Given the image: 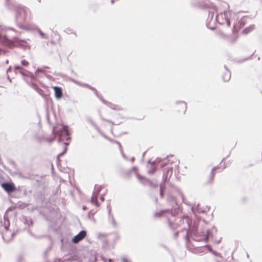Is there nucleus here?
<instances>
[{
  "label": "nucleus",
  "mask_w": 262,
  "mask_h": 262,
  "mask_svg": "<svg viewBox=\"0 0 262 262\" xmlns=\"http://www.w3.org/2000/svg\"><path fill=\"white\" fill-rule=\"evenodd\" d=\"M225 69L226 70V71L223 74L222 78H223V80L224 81L226 82V81H228L230 79V78H231V73L228 70V69L226 67V66H225Z\"/></svg>",
  "instance_id": "obj_19"
},
{
  "label": "nucleus",
  "mask_w": 262,
  "mask_h": 262,
  "mask_svg": "<svg viewBox=\"0 0 262 262\" xmlns=\"http://www.w3.org/2000/svg\"><path fill=\"white\" fill-rule=\"evenodd\" d=\"M70 80L72 81H73V82H74L75 83H76L77 84H80V83L78 81H76V80H74L73 79H70Z\"/></svg>",
  "instance_id": "obj_44"
},
{
  "label": "nucleus",
  "mask_w": 262,
  "mask_h": 262,
  "mask_svg": "<svg viewBox=\"0 0 262 262\" xmlns=\"http://www.w3.org/2000/svg\"><path fill=\"white\" fill-rule=\"evenodd\" d=\"M20 28L27 31L36 30L39 33L41 38H48L47 35L43 33L39 28H38L36 26L34 25L27 24L26 26H20Z\"/></svg>",
  "instance_id": "obj_10"
},
{
  "label": "nucleus",
  "mask_w": 262,
  "mask_h": 262,
  "mask_svg": "<svg viewBox=\"0 0 262 262\" xmlns=\"http://www.w3.org/2000/svg\"><path fill=\"white\" fill-rule=\"evenodd\" d=\"M53 133L58 136V142H63V144L64 145L63 151L57 156V159H58L59 157L63 156L67 152V146L69 145V143L64 141H67L71 139L70 134L68 129V126L66 125H62L59 130L57 131L53 129Z\"/></svg>",
  "instance_id": "obj_5"
},
{
  "label": "nucleus",
  "mask_w": 262,
  "mask_h": 262,
  "mask_svg": "<svg viewBox=\"0 0 262 262\" xmlns=\"http://www.w3.org/2000/svg\"><path fill=\"white\" fill-rule=\"evenodd\" d=\"M100 200L101 201L103 202L104 201V196L103 195H102L101 197H100Z\"/></svg>",
  "instance_id": "obj_52"
},
{
  "label": "nucleus",
  "mask_w": 262,
  "mask_h": 262,
  "mask_svg": "<svg viewBox=\"0 0 262 262\" xmlns=\"http://www.w3.org/2000/svg\"><path fill=\"white\" fill-rule=\"evenodd\" d=\"M176 221H179L181 224L182 230H186L187 233L185 236V239L187 242L189 241V237H191L193 240L200 241L204 240L206 242L208 241L209 236H212V234L209 230L198 232L196 227L193 226L190 228L191 219L187 215L181 217H177Z\"/></svg>",
  "instance_id": "obj_1"
},
{
  "label": "nucleus",
  "mask_w": 262,
  "mask_h": 262,
  "mask_svg": "<svg viewBox=\"0 0 262 262\" xmlns=\"http://www.w3.org/2000/svg\"><path fill=\"white\" fill-rule=\"evenodd\" d=\"M36 92L40 95L42 97L45 98V99H46L47 97H48V96L47 95H46L44 92H43V91L41 89H40V88H39L38 89H37V90L36 91Z\"/></svg>",
  "instance_id": "obj_33"
},
{
  "label": "nucleus",
  "mask_w": 262,
  "mask_h": 262,
  "mask_svg": "<svg viewBox=\"0 0 262 262\" xmlns=\"http://www.w3.org/2000/svg\"><path fill=\"white\" fill-rule=\"evenodd\" d=\"M67 32L68 34H70V33H73V32H72V30H70V29H69V30H68V29H67Z\"/></svg>",
  "instance_id": "obj_51"
},
{
  "label": "nucleus",
  "mask_w": 262,
  "mask_h": 262,
  "mask_svg": "<svg viewBox=\"0 0 262 262\" xmlns=\"http://www.w3.org/2000/svg\"><path fill=\"white\" fill-rule=\"evenodd\" d=\"M108 220L109 223L112 224L114 228L117 227V223L115 221L113 214L108 215Z\"/></svg>",
  "instance_id": "obj_20"
},
{
  "label": "nucleus",
  "mask_w": 262,
  "mask_h": 262,
  "mask_svg": "<svg viewBox=\"0 0 262 262\" xmlns=\"http://www.w3.org/2000/svg\"><path fill=\"white\" fill-rule=\"evenodd\" d=\"M94 214V213H93L92 212V211H90L89 212V214H88V216H89V217H90L91 215H93Z\"/></svg>",
  "instance_id": "obj_46"
},
{
  "label": "nucleus",
  "mask_w": 262,
  "mask_h": 262,
  "mask_svg": "<svg viewBox=\"0 0 262 262\" xmlns=\"http://www.w3.org/2000/svg\"><path fill=\"white\" fill-rule=\"evenodd\" d=\"M102 188H103V186H102V185L98 186L97 185H95V188H94V190L93 191V193L98 195Z\"/></svg>",
  "instance_id": "obj_28"
},
{
  "label": "nucleus",
  "mask_w": 262,
  "mask_h": 262,
  "mask_svg": "<svg viewBox=\"0 0 262 262\" xmlns=\"http://www.w3.org/2000/svg\"><path fill=\"white\" fill-rule=\"evenodd\" d=\"M161 162V159L160 158H157L156 160L152 162L151 164L152 165H156V164L160 163Z\"/></svg>",
  "instance_id": "obj_37"
},
{
  "label": "nucleus",
  "mask_w": 262,
  "mask_h": 262,
  "mask_svg": "<svg viewBox=\"0 0 262 262\" xmlns=\"http://www.w3.org/2000/svg\"><path fill=\"white\" fill-rule=\"evenodd\" d=\"M216 23L221 25H226L227 27L230 26L231 12L225 10L224 12L216 13Z\"/></svg>",
  "instance_id": "obj_7"
},
{
  "label": "nucleus",
  "mask_w": 262,
  "mask_h": 262,
  "mask_svg": "<svg viewBox=\"0 0 262 262\" xmlns=\"http://www.w3.org/2000/svg\"><path fill=\"white\" fill-rule=\"evenodd\" d=\"M178 235H179V232L177 231V232H174V237L175 238H177L178 236Z\"/></svg>",
  "instance_id": "obj_48"
},
{
  "label": "nucleus",
  "mask_w": 262,
  "mask_h": 262,
  "mask_svg": "<svg viewBox=\"0 0 262 262\" xmlns=\"http://www.w3.org/2000/svg\"><path fill=\"white\" fill-rule=\"evenodd\" d=\"M8 29L11 30H14V29L13 28H9Z\"/></svg>",
  "instance_id": "obj_59"
},
{
  "label": "nucleus",
  "mask_w": 262,
  "mask_h": 262,
  "mask_svg": "<svg viewBox=\"0 0 262 262\" xmlns=\"http://www.w3.org/2000/svg\"><path fill=\"white\" fill-rule=\"evenodd\" d=\"M10 3H11L10 0H6V6L8 5Z\"/></svg>",
  "instance_id": "obj_49"
},
{
  "label": "nucleus",
  "mask_w": 262,
  "mask_h": 262,
  "mask_svg": "<svg viewBox=\"0 0 262 262\" xmlns=\"http://www.w3.org/2000/svg\"><path fill=\"white\" fill-rule=\"evenodd\" d=\"M99 99L105 104H106L107 106H108L109 107H110L111 109L114 110H121V108L114 104H113L110 102H108L107 101H105L104 99H103L101 96L99 95V97H98Z\"/></svg>",
  "instance_id": "obj_14"
},
{
  "label": "nucleus",
  "mask_w": 262,
  "mask_h": 262,
  "mask_svg": "<svg viewBox=\"0 0 262 262\" xmlns=\"http://www.w3.org/2000/svg\"><path fill=\"white\" fill-rule=\"evenodd\" d=\"M86 235V232L85 230H82L75 235L72 239V242L74 244L78 243L79 242L83 239Z\"/></svg>",
  "instance_id": "obj_13"
},
{
  "label": "nucleus",
  "mask_w": 262,
  "mask_h": 262,
  "mask_svg": "<svg viewBox=\"0 0 262 262\" xmlns=\"http://www.w3.org/2000/svg\"><path fill=\"white\" fill-rule=\"evenodd\" d=\"M4 227L6 229V232L3 234L2 237L4 241L6 243H9L12 241L13 237L16 234L15 232H11L8 231V228L10 225V223L8 219L4 216Z\"/></svg>",
  "instance_id": "obj_9"
},
{
  "label": "nucleus",
  "mask_w": 262,
  "mask_h": 262,
  "mask_svg": "<svg viewBox=\"0 0 262 262\" xmlns=\"http://www.w3.org/2000/svg\"><path fill=\"white\" fill-rule=\"evenodd\" d=\"M191 210L194 214H195L196 212L204 213L205 212V211L204 209L200 208L199 205H198L196 208L191 207Z\"/></svg>",
  "instance_id": "obj_24"
},
{
  "label": "nucleus",
  "mask_w": 262,
  "mask_h": 262,
  "mask_svg": "<svg viewBox=\"0 0 262 262\" xmlns=\"http://www.w3.org/2000/svg\"><path fill=\"white\" fill-rule=\"evenodd\" d=\"M136 169H137V167H136V166L133 167L132 168V170H133V171H135Z\"/></svg>",
  "instance_id": "obj_53"
},
{
  "label": "nucleus",
  "mask_w": 262,
  "mask_h": 262,
  "mask_svg": "<svg viewBox=\"0 0 262 262\" xmlns=\"http://www.w3.org/2000/svg\"><path fill=\"white\" fill-rule=\"evenodd\" d=\"M148 163L151 164L152 162L149 160L148 161Z\"/></svg>",
  "instance_id": "obj_60"
},
{
  "label": "nucleus",
  "mask_w": 262,
  "mask_h": 262,
  "mask_svg": "<svg viewBox=\"0 0 262 262\" xmlns=\"http://www.w3.org/2000/svg\"><path fill=\"white\" fill-rule=\"evenodd\" d=\"M247 257L248 258H249V254H248V253H247Z\"/></svg>",
  "instance_id": "obj_61"
},
{
  "label": "nucleus",
  "mask_w": 262,
  "mask_h": 262,
  "mask_svg": "<svg viewBox=\"0 0 262 262\" xmlns=\"http://www.w3.org/2000/svg\"><path fill=\"white\" fill-rule=\"evenodd\" d=\"M97 196L95 194L93 193L91 199V203L96 205V206H99V204L97 201Z\"/></svg>",
  "instance_id": "obj_22"
},
{
  "label": "nucleus",
  "mask_w": 262,
  "mask_h": 262,
  "mask_svg": "<svg viewBox=\"0 0 262 262\" xmlns=\"http://www.w3.org/2000/svg\"><path fill=\"white\" fill-rule=\"evenodd\" d=\"M103 120H105L106 121H107V122H110V123L111 122V121L108 120H104V119H103Z\"/></svg>",
  "instance_id": "obj_58"
},
{
  "label": "nucleus",
  "mask_w": 262,
  "mask_h": 262,
  "mask_svg": "<svg viewBox=\"0 0 262 262\" xmlns=\"http://www.w3.org/2000/svg\"><path fill=\"white\" fill-rule=\"evenodd\" d=\"M107 211H108V214H112V213L111 212V204H108L107 205Z\"/></svg>",
  "instance_id": "obj_40"
},
{
  "label": "nucleus",
  "mask_w": 262,
  "mask_h": 262,
  "mask_svg": "<svg viewBox=\"0 0 262 262\" xmlns=\"http://www.w3.org/2000/svg\"><path fill=\"white\" fill-rule=\"evenodd\" d=\"M177 103L180 105V108H178V112L185 113L187 110V104L184 101H179Z\"/></svg>",
  "instance_id": "obj_18"
},
{
  "label": "nucleus",
  "mask_w": 262,
  "mask_h": 262,
  "mask_svg": "<svg viewBox=\"0 0 262 262\" xmlns=\"http://www.w3.org/2000/svg\"><path fill=\"white\" fill-rule=\"evenodd\" d=\"M2 166L3 167V168L7 171L10 172V169H9L7 167H6L5 165L4 164H2Z\"/></svg>",
  "instance_id": "obj_42"
},
{
  "label": "nucleus",
  "mask_w": 262,
  "mask_h": 262,
  "mask_svg": "<svg viewBox=\"0 0 262 262\" xmlns=\"http://www.w3.org/2000/svg\"><path fill=\"white\" fill-rule=\"evenodd\" d=\"M130 161L132 162H134V161H135V158L134 157H132L130 159Z\"/></svg>",
  "instance_id": "obj_56"
},
{
  "label": "nucleus",
  "mask_w": 262,
  "mask_h": 262,
  "mask_svg": "<svg viewBox=\"0 0 262 262\" xmlns=\"http://www.w3.org/2000/svg\"><path fill=\"white\" fill-rule=\"evenodd\" d=\"M86 121L92 125L95 129L99 132H100V129L99 127L96 124V123L93 121V120L90 118H88L86 119Z\"/></svg>",
  "instance_id": "obj_25"
},
{
  "label": "nucleus",
  "mask_w": 262,
  "mask_h": 262,
  "mask_svg": "<svg viewBox=\"0 0 262 262\" xmlns=\"http://www.w3.org/2000/svg\"><path fill=\"white\" fill-rule=\"evenodd\" d=\"M145 155V152H143V153L142 156H143V157H144Z\"/></svg>",
  "instance_id": "obj_62"
},
{
  "label": "nucleus",
  "mask_w": 262,
  "mask_h": 262,
  "mask_svg": "<svg viewBox=\"0 0 262 262\" xmlns=\"http://www.w3.org/2000/svg\"><path fill=\"white\" fill-rule=\"evenodd\" d=\"M46 141H47L49 143H51L53 140L54 138H46L45 139Z\"/></svg>",
  "instance_id": "obj_41"
},
{
  "label": "nucleus",
  "mask_w": 262,
  "mask_h": 262,
  "mask_svg": "<svg viewBox=\"0 0 262 262\" xmlns=\"http://www.w3.org/2000/svg\"><path fill=\"white\" fill-rule=\"evenodd\" d=\"M214 231L215 232H216L217 230H216V229L215 228V227H213V228H212V231Z\"/></svg>",
  "instance_id": "obj_54"
},
{
  "label": "nucleus",
  "mask_w": 262,
  "mask_h": 262,
  "mask_svg": "<svg viewBox=\"0 0 262 262\" xmlns=\"http://www.w3.org/2000/svg\"><path fill=\"white\" fill-rule=\"evenodd\" d=\"M11 67H9V68L7 69V73L9 72V71H11Z\"/></svg>",
  "instance_id": "obj_57"
},
{
  "label": "nucleus",
  "mask_w": 262,
  "mask_h": 262,
  "mask_svg": "<svg viewBox=\"0 0 262 262\" xmlns=\"http://www.w3.org/2000/svg\"><path fill=\"white\" fill-rule=\"evenodd\" d=\"M172 173V167L167 168L166 171H164L162 176V182L165 183L167 180L171 177Z\"/></svg>",
  "instance_id": "obj_15"
},
{
  "label": "nucleus",
  "mask_w": 262,
  "mask_h": 262,
  "mask_svg": "<svg viewBox=\"0 0 262 262\" xmlns=\"http://www.w3.org/2000/svg\"><path fill=\"white\" fill-rule=\"evenodd\" d=\"M114 3V0H112V1H111V3H112V4H113Z\"/></svg>",
  "instance_id": "obj_63"
},
{
  "label": "nucleus",
  "mask_w": 262,
  "mask_h": 262,
  "mask_svg": "<svg viewBox=\"0 0 262 262\" xmlns=\"http://www.w3.org/2000/svg\"><path fill=\"white\" fill-rule=\"evenodd\" d=\"M254 54V53L253 54H251V55L250 56V57L247 58H245V59H242L240 61V62H244L248 59H249L252 55L253 54Z\"/></svg>",
  "instance_id": "obj_45"
},
{
  "label": "nucleus",
  "mask_w": 262,
  "mask_h": 262,
  "mask_svg": "<svg viewBox=\"0 0 262 262\" xmlns=\"http://www.w3.org/2000/svg\"><path fill=\"white\" fill-rule=\"evenodd\" d=\"M157 168L155 165H152V167L148 170V173L150 174H152L156 171Z\"/></svg>",
  "instance_id": "obj_35"
},
{
  "label": "nucleus",
  "mask_w": 262,
  "mask_h": 262,
  "mask_svg": "<svg viewBox=\"0 0 262 262\" xmlns=\"http://www.w3.org/2000/svg\"><path fill=\"white\" fill-rule=\"evenodd\" d=\"M8 162L13 167L14 169H17V165L13 160H10L8 161Z\"/></svg>",
  "instance_id": "obj_36"
},
{
  "label": "nucleus",
  "mask_w": 262,
  "mask_h": 262,
  "mask_svg": "<svg viewBox=\"0 0 262 262\" xmlns=\"http://www.w3.org/2000/svg\"><path fill=\"white\" fill-rule=\"evenodd\" d=\"M163 195H164V191L160 190V195L161 198H163Z\"/></svg>",
  "instance_id": "obj_47"
},
{
  "label": "nucleus",
  "mask_w": 262,
  "mask_h": 262,
  "mask_svg": "<svg viewBox=\"0 0 262 262\" xmlns=\"http://www.w3.org/2000/svg\"><path fill=\"white\" fill-rule=\"evenodd\" d=\"M180 211L181 209L180 207H178L177 208H174L173 210L166 209L161 210L159 212H156L155 213V216L156 217H160L164 214L163 215L167 219L169 228L171 229L174 230L178 227L181 226V223L179 221H176V219L178 217L177 215Z\"/></svg>",
  "instance_id": "obj_2"
},
{
  "label": "nucleus",
  "mask_w": 262,
  "mask_h": 262,
  "mask_svg": "<svg viewBox=\"0 0 262 262\" xmlns=\"http://www.w3.org/2000/svg\"><path fill=\"white\" fill-rule=\"evenodd\" d=\"M7 6L15 12V21L17 26L20 28V26H25L21 23L26 21L28 16L29 10L26 7L13 3H10Z\"/></svg>",
  "instance_id": "obj_3"
},
{
  "label": "nucleus",
  "mask_w": 262,
  "mask_h": 262,
  "mask_svg": "<svg viewBox=\"0 0 262 262\" xmlns=\"http://www.w3.org/2000/svg\"><path fill=\"white\" fill-rule=\"evenodd\" d=\"M27 82L28 83V84H29L30 86H31V88H33V89H34L36 91L37 90V89H39V88L38 87V86H37L36 84H35V83H33V82H32V81H30V82H29V81H27Z\"/></svg>",
  "instance_id": "obj_34"
},
{
  "label": "nucleus",
  "mask_w": 262,
  "mask_h": 262,
  "mask_svg": "<svg viewBox=\"0 0 262 262\" xmlns=\"http://www.w3.org/2000/svg\"><path fill=\"white\" fill-rule=\"evenodd\" d=\"M208 248L209 251L211 253H212L214 255L216 256H219V257H222V255H221V254L220 253H217V252L213 250L208 245H207L206 246Z\"/></svg>",
  "instance_id": "obj_30"
},
{
  "label": "nucleus",
  "mask_w": 262,
  "mask_h": 262,
  "mask_svg": "<svg viewBox=\"0 0 262 262\" xmlns=\"http://www.w3.org/2000/svg\"><path fill=\"white\" fill-rule=\"evenodd\" d=\"M14 71L16 74L20 73L26 81H28V78H30L31 80L36 79V76L32 73L26 70L20 66H14Z\"/></svg>",
  "instance_id": "obj_8"
},
{
  "label": "nucleus",
  "mask_w": 262,
  "mask_h": 262,
  "mask_svg": "<svg viewBox=\"0 0 262 262\" xmlns=\"http://www.w3.org/2000/svg\"><path fill=\"white\" fill-rule=\"evenodd\" d=\"M53 89L54 90L55 97L57 99H60L62 96V90L60 87L54 86Z\"/></svg>",
  "instance_id": "obj_17"
},
{
  "label": "nucleus",
  "mask_w": 262,
  "mask_h": 262,
  "mask_svg": "<svg viewBox=\"0 0 262 262\" xmlns=\"http://www.w3.org/2000/svg\"><path fill=\"white\" fill-rule=\"evenodd\" d=\"M167 200L168 202L170 203V205L172 206L171 210H173L174 208H177L178 207H179L177 205L175 197L173 196L170 194H168L167 196Z\"/></svg>",
  "instance_id": "obj_16"
},
{
  "label": "nucleus",
  "mask_w": 262,
  "mask_h": 262,
  "mask_svg": "<svg viewBox=\"0 0 262 262\" xmlns=\"http://www.w3.org/2000/svg\"><path fill=\"white\" fill-rule=\"evenodd\" d=\"M0 42L10 48L17 47L24 49L29 48V44L25 40H21L17 37H14L12 39H10L2 33L0 34Z\"/></svg>",
  "instance_id": "obj_4"
},
{
  "label": "nucleus",
  "mask_w": 262,
  "mask_h": 262,
  "mask_svg": "<svg viewBox=\"0 0 262 262\" xmlns=\"http://www.w3.org/2000/svg\"><path fill=\"white\" fill-rule=\"evenodd\" d=\"M48 68V67H44L41 68H37V70L35 71V74L37 75L39 73H45L46 72V69Z\"/></svg>",
  "instance_id": "obj_32"
},
{
  "label": "nucleus",
  "mask_w": 262,
  "mask_h": 262,
  "mask_svg": "<svg viewBox=\"0 0 262 262\" xmlns=\"http://www.w3.org/2000/svg\"><path fill=\"white\" fill-rule=\"evenodd\" d=\"M176 189L178 191V192L180 194V195H181L183 203L188 206H190V204L188 203V202L187 201L185 200L184 196L183 194L182 193V192H181V191L178 188H176Z\"/></svg>",
  "instance_id": "obj_27"
},
{
  "label": "nucleus",
  "mask_w": 262,
  "mask_h": 262,
  "mask_svg": "<svg viewBox=\"0 0 262 262\" xmlns=\"http://www.w3.org/2000/svg\"><path fill=\"white\" fill-rule=\"evenodd\" d=\"M83 85L84 86H86L88 88H89V89L92 90V91H93L95 92V95L98 97H99V95L98 94V92H97V90H96L95 88L92 87L91 85H89L88 84H84Z\"/></svg>",
  "instance_id": "obj_31"
},
{
  "label": "nucleus",
  "mask_w": 262,
  "mask_h": 262,
  "mask_svg": "<svg viewBox=\"0 0 262 262\" xmlns=\"http://www.w3.org/2000/svg\"><path fill=\"white\" fill-rule=\"evenodd\" d=\"M111 142H113L114 143H115L116 144H117L118 145V146H119V148L120 149V151L122 154V157L124 158V159H126V156L125 155V154L123 153V149L122 148V147H121V145L120 144V142H119L118 141H113L112 140H110Z\"/></svg>",
  "instance_id": "obj_29"
},
{
  "label": "nucleus",
  "mask_w": 262,
  "mask_h": 262,
  "mask_svg": "<svg viewBox=\"0 0 262 262\" xmlns=\"http://www.w3.org/2000/svg\"><path fill=\"white\" fill-rule=\"evenodd\" d=\"M192 5L193 6H199V5L197 3H192Z\"/></svg>",
  "instance_id": "obj_55"
},
{
  "label": "nucleus",
  "mask_w": 262,
  "mask_h": 262,
  "mask_svg": "<svg viewBox=\"0 0 262 262\" xmlns=\"http://www.w3.org/2000/svg\"><path fill=\"white\" fill-rule=\"evenodd\" d=\"M216 9L214 6L210 7L208 10V16L206 20V26L210 30H214L216 24Z\"/></svg>",
  "instance_id": "obj_6"
},
{
  "label": "nucleus",
  "mask_w": 262,
  "mask_h": 262,
  "mask_svg": "<svg viewBox=\"0 0 262 262\" xmlns=\"http://www.w3.org/2000/svg\"><path fill=\"white\" fill-rule=\"evenodd\" d=\"M2 187L8 193H11L14 191L15 187L13 183L5 182L1 184Z\"/></svg>",
  "instance_id": "obj_12"
},
{
  "label": "nucleus",
  "mask_w": 262,
  "mask_h": 262,
  "mask_svg": "<svg viewBox=\"0 0 262 262\" xmlns=\"http://www.w3.org/2000/svg\"><path fill=\"white\" fill-rule=\"evenodd\" d=\"M121 260L122 262H127L128 261L127 258L126 257H122Z\"/></svg>",
  "instance_id": "obj_43"
},
{
  "label": "nucleus",
  "mask_w": 262,
  "mask_h": 262,
  "mask_svg": "<svg viewBox=\"0 0 262 262\" xmlns=\"http://www.w3.org/2000/svg\"><path fill=\"white\" fill-rule=\"evenodd\" d=\"M254 27L255 26L254 25H251L249 26L248 27H247L243 30V33L245 34H247L254 29Z\"/></svg>",
  "instance_id": "obj_26"
},
{
  "label": "nucleus",
  "mask_w": 262,
  "mask_h": 262,
  "mask_svg": "<svg viewBox=\"0 0 262 262\" xmlns=\"http://www.w3.org/2000/svg\"><path fill=\"white\" fill-rule=\"evenodd\" d=\"M109 260V261H110V262H111L112 259H109V260Z\"/></svg>",
  "instance_id": "obj_64"
},
{
  "label": "nucleus",
  "mask_w": 262,
  "mask_h": 262,
  "mask_svg": "<svg viewBox=\"0 0 262 262\" xmlns=\"http://www.w3.org/2000/svg\"><path fill=\"white\" fill-rule=\"evenodd\" d=\"M160 190L164 191L165 189V183L162 182L160 185Z\"/></svg>",
  "instance_id": "obj_38"
},
{
  "label": "nucleus",
  "mask_w": 262,
  "mask_h": 262,
  "mask_svg": "<svg viewBox=\"0 0 262 262\" xmlns=\"http://www.w3.org/2000/svg\"><path fill=\"white\" fill-rule=\"evenodd\" d=\"M166 165V163L165 162H163L161 164V167H163Z\"/></svg>",
  "instance_id": "obj_50"
},
{
  "label": "nucleus",
  "mask_w": 262,
  "mask_h": 262,
  "mask_svg": "<svg viewBox=\"0 0 262 262\" xmlns=\"http://www.w3.org/2000/svg\"><path fill=\"white\" fill-rule=\"evenodd\" d=\"M137 177L144 185L148 184L151 188H157L159 186V184L157 180H150L139 174H137Z\"/></svg>",
  "instance_id": "obj_11"
},
{
  "label": "nucleus",
  "mask_w": 262,
  "mask_h": 262,
  "mask_svg": "<svg viewBox=\"0 0 262 262\" xmlns=\"http://www.w3.org/2000/svg\"><path fill=\"white\" fill-rule=\"evenodd\" d=\"M22 221L25 224L28 225V226H31L33 225V221L31 218L27 217L26 216H24L22 217Z\"/></svg>",
  "instance_id": "obj_21"
},
{
  "label": "nucleus",
  "mask_w": 262,
  "mask_h": 262,
  "mask_svg": "<svg viewBox=\"0 0 262 262\" xmlns=\"http://www.w3.org/2000/svg\"><path fill=\"white\" fill-rule=\"evenodd\" d=\"M220 167H213L212 169V170H211V176H210V180H211V182L213 180V177H214V173L213 172V171L216 169H218L219 168H222V170H223L224 169H225L226 168V166L224 165V166L222 167V163L220 164Z\"/></svg>",
  "instance_id": "obj_23"
},
{
  "label": "nucleus",
  "mask_w": 262,
  "mask_h": 262,
  "mask_svg": "<svg viewBox=\"0 0 262 262\" xmlns=\"http://www.w3.org/2000/svg\"><path fill=\"white\" fill-rule=\"evenodd\" d=\"M21 66L24 67H27L29 65V62L26 60H22L21 61Z\"/></svg>",
  "instance_id": "obj_39"
}]
</instances>
